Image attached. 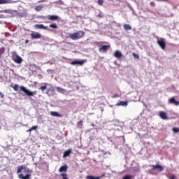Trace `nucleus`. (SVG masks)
<instances>
[{
	"label": "nucleus",
	"mask_w": 179,
	"mask_h": 179,
	"mask_svg": "<svg viewBox=\"0 0 179 179\" xmlns=\"http://www.w3.org/2000/svg\"><path fill=\"white\" fill-rule=\"evenodd\" d=\"M83 36H85V31H79L73 34H69V38H71V40H79L82 38Z\"/></svg>",
	"instance_id": "obj_1"
},
{
	"label": "nucleus",
	"mask_w": 179,
	"mask_h": 179,
	"mask_svg": "<svg viewBox=\"0 0 179 179\" xmlns=\"http://www.w3.org/2000/svg\"><path fill=\"white\" fill-rule=\"evenodd\" d=\"M20 90H22V92H23L26 94V96H28V97H34V96H36L37 94V92L30 91L24 86H20Z\"/></svg>",
	"instance_id": "obj_2"
},
{
	"label": "nucleus",
	"mask_w": 179,
	"mask_h": 179,
	"mask_svg": "<svg viewBox=\"0 0 179 179\" xmlns=\"http://www.w3.org/2000/svg\"><path fill=\"white\" fill-rule=\"evenodd\" d=\"M157 44L162 50H166V39L159 38L157 39Z\"/></svg>",
	"instance_id": "obj_3"
},
{
	"label": "nucleus",
	"mask_w": 179,
	"mask_h": 179,
	"mask_svg": "<svg viewBox=\"0 0 179 179\" xmlns=\"http://www.w3.org/2000/svg\"><path fill=\"white\" fill-rule=\"evenodd\" d=\"M22 170H24V173H30V169L24 165L19 166L17 169V173L19 174L22 173Z\"/></svg>",
	"instance_id": "obj_4"
},
{
	"label": "nucleus",
	"mask_w": 179,
	"mask_h": 179,
	"mask_svg": "<svg viewBox=\"0 0 179 179\" xmlns=\"http://www.w3.org/2000/svg\"><path fill=\"white\" fill-rule=\"evenodd\" d=\"M87 62V59H83V60H74L71 62L70 64L71 65H80L82 66V65L86 64Z\"/></svg>",
	"instance_id": "obj_5"
},
{
	"label": "nucleus",
	"mask_w": 179,
	"mask_h": 179,
	"mask_svg": "<svg viewBox=\"0 0 179 179\" xmlns=\"http://www.w3.org/2000/svg\"><path fill=\"white\" fill-rule=\"evenodd\" d=\"M108 48H110L109 45H103L99 48V52H107Z\"/></svg>",
	"instance_id": "obj_6"
},
{
	"label": "nucleus",
	"mask_w": 179,
	"mask_h": 179,
	"mask_svg": "<svg viewBox=\"0 0 179 179\" xmlns=\"http://www.w3.org/2000/svg\"><path fill=\"white\" fill-rule=\"evenodd\" d=\"M152 170L153 171H156V170H157V171H163L164 169H163V166L162 165H159V164H157V165H152Z\"/></svg>",
	"instance_id": "obj_7"
},
{
	"label": "nucleus",
	"mask_w": 179,
	"mask_h": 179,
	"mask_svg": "<svg viewBox=\"0 0 179 179\" xmlns=\"http://www.w3.org/2000/svg\"><path fill=\"white\" fill-rule=\"evenodd\" d=\"M169 104H173L174 106H179V101L176 100V97H171L169 99Z\"/></svg>",
	"instance_id": "obj_8"
},
{
	"label": "nucleus",
	"mask_w": 179,
	"mask_h": 179,
	"mask_svg": "<svg viewBox=\"0 0 179 179\" xmlns=\"http://www.w3.org/2000/svg\"><path fill=\"white\" fill-rule=\"evenodd\" d=\"M13 58V61H15L16 64H22V61H23L22 57H20V56L17 55H14Z\"/></svg>",
	"instance_id": "obj_9"
},
{
	"label": "nucleus",
	"mask_w": 179,
	"mask_h": 179,
	"mask_svg": "<svg viewBox=\"0 0 179 179\" xmlns=\"http://www.w3.org/2000/svg\"><path fill=\"white\" fill-rule=\"evenodd\" d=\"M31 37L34 40L41 38V34H40V33H38V32H33V33L31 34Z\"/></svg>",
	"instance_id": "obj_10"
},
{
	"label": "nucleus",
	"mask_w": 179,
	"mask_h": 179,
	"mask_svg": "<svg viewBox=\"0 0 179 179\" xmlns=\"http://www.w3.org/2000/svg\"><path fill=\"white\" fill-rule=\"evenodd\" d=\"M34 27L35 29H40L41 30H48V27H45L43 24H35Z\"/></svg>",
	"instance_id": "obj_11"
},
{
	"label": "nucleus",
	"mask_w": 179,
	"mask_h": 179,
	"mask_svg": "<svg viewBox=\"0 0 179 179\" xmlns=\"http://www.w3.org/2000/svg\"><path fill=\"white\" fill-rule=\"evenodd\" d=\"M113 55L115 58H117L118 59H121V58H122V53H121L120 50H115Z\"/></svg>",
	"instance_id": "obj_12"
},
{
	"label": "nucleus",
	"mask_w": 179,
	"mask_h": 179,
	"mask_svg": "<svg viewBox=\"0 0 179 179\" xmlns=\"http://www.w3.org/2000/svg\"><path fill=\"white\" fill-rule=\"evenodd\" d=\"M159 117L162 120H169V117H167V113L164 111L159 112Z\"/></svg>",
	"instance_id": "obj_13"
},
{
	"label": "nucleus",
	"mask_w": 179,
	"mask_h": 179,
	"mask_svg": "<svg viewBox=\"0 0 179 179\" xmlns=\"http://www.w3.org/2000/svg\"><path fill=\"white\" fill-rule=\"evenodd\" d=\"M18 178L20 179H31V175L27 174V175H25V176H24L23 173H21L18 176Z\"/></svg>",
	"instance_id": "obj_14"
},
{
	"label": "nucleus",
	"mask_w": 179,
	"mask_h": 179,
	"mask_svg": "<svg viewBox=\"0 0 179 179\" xmlns=\"http://www.w3.org/2000/svg\"><path fill=\"white\" fill-rule=\"evenodd\" d=\"M71 153H72V149H69L64 152L63 157H68L71 156Z\"/></svg>",
	"instance_id": "obj_15"
},
{
	"label": "nucleus",
	"mask_w": 179,
	"mask_h": 179,
	"mask_svg": "<svg viewBox=\"0 0 179 179\" xmlns=\"http://www.w3.org/2000/svg\"><path fill=\"white\" fill-rule=\"evenodd\" d=\"M48 19L49 20H58V19H59V17H58V15H48Z\"/></svg>",
	"instance_id": "obj_16"
},
{
	"label": "nucleus",
	"mask_w": 179,
	"mask_h": 179,
	"mask_svg": "<svg viewBox=\"0 0 179 179\" xmlns=\"http://www.w3.org/2000/svg\"><path fill=\"white\" fill-rule=\"evenodd\" d=\"M67 171H68V166L66 165L61 166L59 169V173H64Z\"/></svg>",
	"instance_id": "obj_17"
},
{
	"label": "nucleus",
	"mask_w": 179,
	"mask_h": 179,
	"mask_svg": "<svg viewBox=\"0 0 179 179\" xmlns=\"http://www.w3.org/2000/svg\"><path fill=\"white\" fill-rule=\"evenodd\" d=\"M50 115H52V117H62V114H59L55 111L50 112Z\"/></svg>",
	"instance_id": "obj_18"
},
{
	"label": "nucleus",
	"mask_w": 179,
	"mask_h": 179,
	"mask_svg": "<svg viewBox=\"0 0 179 179\" xmlns=\"http://www.w3.org/2000/svg\"><path fill=\"white\" fill-rule=\"evenodd\" d=\"M116 106H122L123 107L125 106H128L127 101H120L119 103L116 104Z\"/></svg>",
	"instance_id": "obj_19"
},
{
	"label": "nucleus",
	"mask_w": 179,
	"mask_h": 179,
	"mask_svg": "<svg viewBox=\"0 0 179 179\" xmlns=\"http://www.w3.org/2000/svg\"><path fill=\"white\" fill-rule=\"evenodd\" d=\"M124 29V30H132V27H131V25L128 24H124L123 25Z\"/></svg>",
	"instance_id": "obj_20"
},
{
	"label": "nucleus",
	"mask_w": 179,
	"mask_h": 179,
	"mask_svg": "<svg viewBox=\"0 0 179 179\" xmlns=\"http://www.w3.org/2000/svg\"><path fill=\"white\" fill-rule=\"evenodd\" d=\"M85 178H86V179H100V178H101V177L93 176L89 175V176H87L85 177Z\"/></svg>",
	"instance_id": "obj_21"
},
{
	"label": "nucleus",
	"mask_w": 179,
	"mask_h": 179,
	"mask_svg": "<svg viewBox=\"0 0 179 179\" xmlns=\"http://www.w3.org/2000/svg\"><path fill=\"white\" fill-rule=\"evenodd\" d=\"M57 90L59 93H64L65 92H66L65 89L61 88L60 87H57Z\"/></svg>",
	"instance_id": "obj_22"
},
{
	"label": "nucleus",
	"mask_w": 179,
	"mask_h": 179,
	"mask_svg": "<svg viewBox=\"0 0 179 179\" xmlns=\"http://www.w3.org/2000/svg\"><path fill=\"white\" fill-rule=\"evenodd\" d=\"M43 86H41L39 88V90H41L42 92H44V90H45V89H47V83H44Z\"/></svg>",
	"instance_id": "obj_23"
},
{
	"label": "nucleus",
	"mask_w": 179,
	"mask_h": 179,
	"mask_svg": "<svg viewBox=\"0 0 179 179\" xmlns=\"http://www.w3.org/2000/svg\"><path fill=\"white\" fill-rule=\"evenodd\" d=\"M37 128H38V126H33L32 127H31L29 129H28L27 131V132H31V131H34L36 129H37Z\"/></svg>",
	"instance_id": "obj_24"
},
{
	"label": "nucleus",
	"mask_w": 179,
	"mask_h": 179,
	"mask_svg": "<svg viewBox=\"0 0 179 179\" xmlns=\"http://www.w3.org/2000/svg\"><path fill=\"white\" fill-rule=\"evenodd\" d=\"M133 171L134 173H139V171H141V169L139 168V166H135L133 169Z\"/></svg>",
	"instance_id": "obj_25"
},
{
	"label": "nucleus",
	"mask_w": 179,
	"mask_h": 179,
	"mask_svg": "<svg viewBox=\"0 0 179 179\" xmlns=\"http://www.w3.org/2000/svg\"><path fill=\"white\" fill-rule=\"evenodd\" d=\"M9 3V0H0V5H5Z\"/></svg>",
	"instance_id": "obj_26"
},
{
	"label": "nucleus",
	"mask_w": 179,
	"mask_h": 179,
	"mask_svg": "<svg viewBox=\"0 0 179 179\" xmlns=\"http://www.w3.org/2000/svg\"><path fill=\"white\" fill-rule=\"evenodd\" d=\"M11 87L15 90V92H17V90H19V86L17 85V84L11 85Z\"/></svg>",
	"instance_id": "obj_27"
},
{
	"label": "nucleus",
	"mask_w": 179,
	"mask_h": 179,
	"mask_svg": "<svg viewBox=\"0 0 179 179\" xmlns=\"http://www.w3.org/2000/svg\"><path fill=\"white\" fill-rule=\"evenodd\" d=\"M41 9H43V6H37L35 7V10L36 12H40V10H41Z\"/></svg>",
	"instance_id": "obj_28"
},
{
	"label": "nucleus",
	"mask_w": 179,
	"mask_h": 179,
	"mask_svg": "<svg viewBox=\"0 0 179 179\" xmlns=\"http://www.w3.org/2000/svg\"><path fill=\"white\" fill-rule=\"evenodd\" d=\"M2 54H5V48H0V58H2Z\"/></svg>",
	"instance_id": "obj_29"
},
{
	"label": "nucleus",
	"mask_w": 179,
	"mask_h": 179,
	"mask_svg": "<svg viewBox=\"0 0 179 179\" xmlns=\"http://www.w3.org/2000/svg\"><path fill=\"white\" fill-rule=\"evenodd\" d=\"M49 27L52 29H58V25H57V24H51L49 25Z\"/></svg>",
	"instance_id": "obj_30"
},
{
	"label": "nucleus",
	"mask_w": 179,
	"mask_h": 179,
	"mask_svg": "<svg viewBox=\"0 0 179 179\" xmlns=\"http://www.w3.org/2000/svg\"><path fill=\"white\" fill-rule=\"evenodd\" d=\"M78 128H82V127H83V121L80 120V122H78Z\"/></svg>",
	"instance_id": "obj_31"
},
{
	"label": "nucleus",
	"mask_w": 179,
	"mask_h": 179,
	"mask_svg": "<svg viewBox=\"0 0 179 179\" xmlns=\"http://www.w3.org/2000/svg\"><path fill=\"white\" fill-rule=\"evenodd\" d=\"M131 178H132L131 175H126L122 178V179H131Z\"/></svg>",
	"instance_id": "obj_32"
},
{
	"label": "nucleus",
	"mask_w": 179,
	"mask_h": 179,
	"mask_svg": "<svg viewBox=\"0 0 179 179\" xmlns=\"http://www.w3.org/2000/svg\"><path fill=\"white\" fill-rule=\"evenodd\" d=\"M97 3L100 5V6H103V3H104V0H98Z\"/></svg>",
	"instance_id": "obj_33"
},
{
	"label": "nucleus",
	"mask_w": 179,
	"mask_h": 179,
	"mask_svg": "<svg viewBox=\"0 0 179 179\" xmlns=\"http://www.w3.org/2000/svg\"><path fill=\"white\" fill-rule=\"evenodd\" d=\"M172 131H173V132H175V134H177V133L179 132V128L173 127V128L172 129Z\"/></svg>",
	"instance_id": "obj_34"
},
{
	"label": "nucleus",
	"mask_w": 179,
	"mask_h": 179,
	"mask_svg": "<svg viewBox=\"0 0 179 179\" xmlns=\"http://www.w3.org/2000/svg\"><path fill=\"white\" fill-rule=\"evenodd\" d=\"M61 176L63 179H68V176H66V173H61Z\"/></svg>",
	"instance_id": "obj_35"
},
{
	"label": "nucleus",
	"mask_w": 179,
	"mask_h": 179,
	"mask_svg": "<svg viewBox=\"0 0 179 179\" xmlns=\"http://www.w3.org/2000/svg\"><path fill=\"white\" fill-rule=\"evenodd\" d=\"M169 179H177V177L174 175H171L170 176L168 177Z\"/></svg>",
	"instance_id": "obj_36"
},
{
	"label": "nucleus",
	"mask_w": 179,
	"mask_h": 179,
	"mask_svg": "<svg viewBox=\"0 0 179 179\" xmlns=\"http://www.w3.org/2000/svg\"><path fill=\"white\" fill-rule=\"evenodd\" d=\"M133 56L134 57V58H136L137 59H139V55L138 54L133 53Z\"/></svg>",
	"instance_id": "obj_37"
},
{
	"label": "nucleus",
	"mask_w": 179,
	"mask_h": 179,
	"mask_svg": "<svg viewBox=\"0 0 179 179\" xmlns=\"http://www.w3.org/2000/svg\"><path fill=\"white\" fill-rule=\"evenodd\" d=\"M117 97H120V95L115 94H114V95L112 96L113 99H115V98H117Z\"/></svg>",
	"instance_id": "obj_38"
},
{
	"label": "nucleus",
	"mask_w": 179,
	"mask_h": 179,
	"mask_svg": "<svg viewBox=\"0 0 179 179\" xmlns=\"http://www.w3.org/2000/svg\"><path fill=\"white\" fill-rule=\"evenodd\" d=\"M0 96H1V99H3V97H5V95H3V93L1 92H0Z\"/></svg>",
	"instance_id": "obj_39"
},
{
	"label": "nucleus",
	"mask_w": 179,
	"mask_h": 179,
	"mask_svg": "<svg viewBox=\"0 0 179 179\" xmlns=\"http://www.w3.org/2000/svg\"><path fill=\"white\" fill-rule=\"evenodd\" d=\"M50 92H51V89L48 90L47 94L50 96Z\"/></svg>",
	"instance_id": "obj_40"
},
{
	"label": "nucleus",
	"mask_w": 179,
	"mask_h": 179,
	"mask_svg": "<svg viewBox=\"0 0 179 179\" xmlns=\"http://www.w3.org/2000/svg\"><path fill=\"white\" fill-rule=\"evenodd\" d=\"M157 1H161L162 2H169V0H157Z\"/></svg>",
	"instance_id": "obj_41"
},
{
	"label": "nucleus",
	"mask_w": 179,
	"mask_h": 179,
	"mask_svg": "<svg viewBox=\"0 0 179 179\" xmlns=\"http://www.w3.org/2000/svg\"><path fill=\"white\" fill-rule=\"evenodd\" d=\"M105 176H106V173H103L101 176H98V177H101V178H103V177H104Z\"/></svg>",
	"instance_id": "obj_42"
},
{
	"label": "nucleus",
	"mask_w": 179,
	"mask_h": 179,
	"mask_svg": "<svg viewBox=\"0 0 179 179\" xmlns=\"http://www.w3.org/2000/svg\"><path fill=\"white\" fill-rule=\"evenodd\" d=\"M29 39L25 40V44H27L29 43Z\"/></svg>",
	"instance_id": "obj_43"
},
{
	"label": "nucleus",
	"mask_w": 179,
	"mask_h": 179,
	"mask_svg": "<svg viewBox=\"0 0 179 179\" xmlns=\"http://www.w3.org/2000/svg\"><path fill=\"white\" fill-rule=\"evenodd\" d=\"M150 5H151L152 6H155V3L151 2V3H150Z\"/></svg>",
	"instance_id": "obj_44"
},
{
	"label": "nucleus",
	"mask_w": 179,
	"mask_h": 179,
	"mask_svg": "<svg viewBox=\"0 0 179 179\" xmlns=\"http://www.w3.org/2000/svg\"><path fill=\"white\" fill-rule=\"evenodd\" d=\"M115 64H117V62H115Z\"/></svg>",
	"instance_id": "obj_45"
},
{
	"label": "nucleus",
	"mask_w": 179,
	"mask_h": 179,
	"mask_svg": "<svg viewBox=\"0 0 179 179\" xmlns=\"http://www.w3.org/2000/svg\"><path fill=\"white\" fill-rule=\"evenodd\" d=\"M178 53H179V51H178Z\"/></svg>",
	"instance_id": "obj_46"
}]
</instances>
